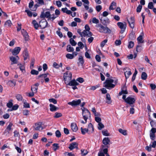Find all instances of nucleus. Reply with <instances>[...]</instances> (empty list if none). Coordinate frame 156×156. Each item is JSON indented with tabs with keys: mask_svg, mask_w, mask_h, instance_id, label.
Instances as JSON below:
<instances>
[{
	"mask_svg": "<svg viewBox=\"0 0 156 156\" xmlns=\"http://www.w3.org/2000/svg\"><path fill=\"white\" fill-rule=\"evenodd\" d=\"M99 28V31L101 33L110 34L111 30L107 26L104 27L101 24H98L97 26Z\"/></svg>",
	"mask_w": 156,
	"mask_h": 156,
	"instance_id": "nucleus-4",
	"label": "nucleus"
},
{
	"mask_svg": "<svg viewBox=\"0 0 156 156\" xmlns=\"http://www.w3.org/2000/svg\"><path fill=\"white\" fill-rule=\"evenodd\" d=\"M81 102L80 100L78 99L76 100H73L72 102H69L68 103V104L73 107L79 105Z\"/></svg>",
	"mask_w": 156,
	"mask_h": 156,
	"instance_id": "nucleus-8",
	"label": "nucleus"
},
{
	"mask_svg": "<svg viewBox=\"0 0 156 156\" xmlns=\"http://www.w3.org/2000/svg\"><path fill=\"white\" fill-rule=\"evenodd\" d=\"M50 110L51 112H54L58 109V108L56 107L55 105L52 104H50Z\"/></svg>",
	"mask_w": 156,
	"mask_h": 156,
	"instance_id": "nucleus-24",
	"label": "nucleus"
},
{
	"mask_svg": "<svg viewBox=\"0 0 156 156\" xmlns=\"http://www.w3.org/2000/svg\"><path fill=\"white\" fill-rule=\"evenodd\" d=\"M116 3L114 2H112L109 7V9L111 10L115 9L116 8Z\"/></svg>",
	"mask_w": 156,
	"mask_h": 156,
	"instance_id": "nucleus-28",
	"label": "nucleus"
},
{
	"mask_svg": "<svg viewBox=\"0 0 156 156\" xmlns=\"http://www.w3.org/2000/svg\"><path fill=\"white\" fill-rule=\"evenodd\" d=\"M69 42L70 44L73 46H75L76 44V43L75 41L72 38H71L69 39Z\"/></svg>",
	"mask_w": 156,
	"mask_h": 156,
	"instance_id": "nucleus-37",
	"label": "nucleus"
},
{
	"mask_svg": "<svg viewBox=\"0 0 156 156\" xmlns=\"http://www.w3.org/2000/svg\"><path fill=\"white\" fill-rule=\"evenodd\" d=\"M81 154L83 156H85L88 153V151L87 150L82 149L81 150Z\"/></svg>",
	"mask_w": 156,
	"mask_h": 156,
	"instance_id": "nucleus-57",
	"label": "nucleus"
},
{
	"mask_svg": "<svg viewBox=\"0 0 156 156\" xmlns=\"http://www.w3.org/2000/svg\"><path fill=\"white\" fill-rule=\"evenodd\" d=\"M58 17V16L57 15L53 14L51 16V17L49 18V19H50V20L53 21L56 18Z\"/></svg>",
	"mask_w": 156,
	"mask_h": 156,
	"instance_id": "nucleus-41",
	"label": "nucleus"
},
{
	"mask_svg": "<svg viewBox=\"0 0 156 156\" xmlns=\"http://www.w3.org/2000/svg\"><path fill=\"white\" fill-rule=\"evenodd\" d=\"M101 23L105 25H107V24H108L110 23V20L108 18L102 17L100 19Z\"/></svg>",
	"mask_w": 156,
	"mask_h": 156,
	"instance_id": "nucleus-15",
	"label": "nucleus"
},
{
	"mask_svg": "<svg viewBox=\"0 0 156 156\" xmlns=\"http://www.w3.org/2000/svg\"><path fill=\"white\" fill-rule=\"evenodd\" d=\"M141 50V46L138 45L136 48V50L137 52H140Z\"/></svg>",
	"mask_w": 156,
	"mask_h": 156,
	"instance_id": "nucleus-64",
	"label": "nucleus"
},
{
	"mask_svg": "<svg viewBox=\"0 0 156 156\" xmlns=\"http://www.w3.org/2000/svg\"><path fill=\"white\" fill-rule=\"evenodd\" d=\"M92 22L93 23L97 24L99 23V20L95 17H94L92 19Z\"/></svg>",
	"mask_w": 156,
	"mask_h": 156,
	"instance_id": "nucleus-53",
	"label": "nucleus"
},
{
	"mask_svg": "<svg viewBox=\"0 0 156 156\" xmlns=\"http://www.w3.org/2000/svg\"><path fill=\"white\" fill-rule=\"evenodd\" d=\"M114 80L111 79H107L104 83L105 87L107 89L110 90L114 88L115 84L112 83L114 82Z\"/></svg>",
	"mask_w": 156,
	"mask_h": 156,
	"instance_id": "nucleus-3",
	"label": "nucleus"
},
{
	"mask_svg": "<svg viewBox=\"0 0 156 156\" xmlns=\"http://www.w3.org/2000/svg\"><path fill=\"white\" fill-rule=\"evenodd\" d=\"M62 116V114L60 113L56 112L54 117L55 118H57Z\"/></svg>",
	"mask_w": 156,
	"mask_h": 156,
	"instance_id": "nucleus-40",
	"label": "nucleus"
},
{
	"mask_svg": "<svg viewBox=\"0 0 156 156\" xmlns=\"http://www.w3.org/2000/svg\"><path fill=\"white\" fill-rule=\"evenodd\" d=\"M72 77V74L71 73H70L68 76H66L64 77V80L66 81L67 80H71Z\"/></svg>",
	"mask_w": 156,
	"mask_h": 156,
	"instance_id": "nucleus-25",
	"label": "nucleus"
},
{
	"mask_svg": "<svg viewBox=\"0 0 156 156\" xmlns=\"http://www.w3.org/2000/svg\"><path fill=\"white\" fill-rule=\"evenodd\" d=\"M142 6L141 5H139L136 8V11L137 12H140L142 9Z\"/></svg>",
	"mask_w": 156,
	"mask_h": 156,
	"instance_id": "nucleus-50",
	"label": "nucleus"
},
{
	"mask_svg": "<svg viewBox=\"0 0 156 156\" xmlns=\"http://www.w3.org/2000/svg\"><path fill=\"white\" fill-rule=\"evenodd\" d=\"M110 142L109 138L108 137H105L103 140L102 143L105 146H107Z\"/></svg>",
	"mask_w": 156,
	"mask_h": 156,
	"instance_id": "nucleus-20",
	"label": "nucleus"
},
{
	"mask_svg": "<svg viewBox=\"0 0 156 156\" xmlns=\"http://www.w3.org/2000/svg\"><path fill=\"white\" fill-rule=\"evenodd\" d=\"M134 45L133 42L130 41L129 42V44L128 45V48H132Z\"/></svg>",
	"mask_w": 156,
	"mask_h": 156,
	"instance_id": "nucleus-45",
	"label": "nucleus"
},
{
	"mask_svg": "<svg viewBox=\"0 0 156 156\" xmlns=\"http://www.w3.org/2000/svg\"><path fill=\"white\" fill-rule=\"evenodd\" d=\"M53 147V149L54 151H55L56 150L59 149V146H58V144L57 143H54L52 145Z\"/></svg>",
	"mask_w": 156,
	"mask_h": 156,
	"instance_id": "nucleus-32",
	"label": "nucleus"
},
{
	"mask_svg": "<svg viewBox=\"0 0 156 156\" xmlns=\"http://www.w3.org/2000/svg\"><path fill=\"white\" fill-rule=\"evenodd\" d=\"M30 73L32 75H37L38 74L39 72L33 69L31 70Z\"/></svg>",
	"mask_w": 156,
	"mask_h": 156,
	"instance_id": "nucleus-43",
	"label": "nucleus"
},
{
	"mask_svg": "<svg viewBox=\"0 0 156 156\" xmlns=\"http://www.w3.org/2000/svg\"><path fill=\"white\" fill-rule=\"evenodd\" d=\"M19 65V68L20 70L22 71V72H23V71H25V67L23 65L21 64H18V65Z\"/></svg>",
	"mask_w": 156,
	"mask_h": 156,
	"instance_id": "nucleus-44",
	"label": "nucleus"
},
{
	"mask_svg": "<svg viewBox=\"0 0 156 156\" xmlns=\"http://www.w3.org/2000/svg\"><path fill=\"white\" fill-rule=\"evenodd\" d=\"M40 17L41 18H47L48 20L49 21L50 20L49 19L51 17V15L49 12H46L44 13V11H43L41 12Z\"/></svg>",
	"mask_w": 156,
	"mask_h": 156,
	"instance_id": "nucleus-7",
	"label": "nucleus"
},
{
	"mask_svg": "<svg viewBox=\"0 0 156 156\" xmlns=\"http://www.w3.org/2000/svg\"><path fill=\"white\" fill-rule=\"evenodd\" d=\"M102 9V7L100 5H98L96 7V10L98 12H100Z\"/></svg>",
	"mask_w": 156,
	"mask_h": 156,
	"instance_id": "nucleus-61",
	"label": "nucleus"
},
{
	"mask_svg": "<svg viewBox=\"0 0 156 156\" xmlns=\"http://www.w3.org/2000/svg\"><path fill=\"white\" fill-rule=\"evenodd\" d=\"M106 103L108 104H110L112 103V101L111 100L110 96L109 94H106Z\"/></svg>",
	"mask_w": 156,
	"mask_h": 156,
	"instance_id": "nucleus-27",
	"label": "nucleus"
},
{
	"mask_svg": "<svg viewBox=\"0 0 156 156\" xmlns=\"http://www.w3.org/2000/svg\"><path fill=\"white\" fill-rule=\"evenodd\" d=\"M16 99L18 101H21L23 99V97L21 94H17L16 96Z\"/></svg>",
	"mask_w": 156,
	"mask_h": 156,
	"instance_id": "nucleus-39",
	"label": "nucleus"
},
{
	"mask_svg": "<svg viewBox=\"0 0 156 156\" xmlns=\"http://www.w3.org/2000/svg\"><path fill=\"white\" fill-rule=\"evenodd\" d=\"M21 50V48L20 47H16L12 51V54L13 55H18Z\"/></svg>",
	"mask_w": 156,
	"mask_h": 156,
	"instance_id": "nucleus-14",
	"label": "nucleus"
},
{
	"mask_svg": "<svg viewBox=\"0 0 156 156\" xmlns=\"http://www.w3.org/2000/svg\"><path fill=\"white\" fill-rule=\"evenodd\" d=\"M141 79L143 80H145L147 78V75L145 72H143L141 74Z\"/></svg>",
	"mask_w": 156,
	"mask_h": 156,
	"instance_id": "nucleus-34",
	"label": "nucleus"
},
{
	"mask_svg": "<svg viewBox=\"0 0 156 156\" xmlns=\"http://www.w3.org/2000/svg\"><path fill=\"white\" fill-rule=\"evenodd\" d=\"M107 41H108L107 39H105L103 41H102L101 43V47L102 48L103 47L105 44L107 42Z\"/></svg>",
	"mask_w": 156,
	"mask_h": 156,
	"instance_id": "nucleus-52",
	"label": "nucleus"
},
{
	"mask_svg": "<svg viewBox=\"0 0 156 156\" xmlns=\"http://www.w3.org/2000/svg\"><path fill=\"white\" fill-rule=\"evenodd\" d=\"M5 24L6 26H7L8 27H9L11 26L12 25V23L10 20H8L5 22Z\"/></svg>",
	"mask_w": 156,
	"mask_h": 156,
	"instance_id": "nucleus-49",
	"label": "nucleus"
},
{
	"mask_svg": "<svg viewBox=\"0 0 156 156\" xmlns=\"http://www.w3.org/2000/svg\"><path fill=\"white\" fill-rule=\"evenodd\" d=\"M82 110V115L83 116V118L85 121L80 120L81 122L83 124L86 123L87 122V120L89 117H90V114L89 111L87 108L83 107L81 108Z\"/></svg>",
	"mask_w": 156,
	"mask_h": 156,
	"instance_id": "nucleus-1",
	"label": "nucleus"
},
{
	"mask_svg": "<svg viewBox=\"0 0 156 156\" xmlns=\"http://www.w3.org/2000/svg\"><path fill=\"white\" fill-rule=\"evenodd\" d=\"M153 7L154 5L153 3L152 2H149L148 5V8L150 9H152L153 8Z\"/></svg>",
	"mask_w": 156,
	"mask_h": 156,
	"instance_id": "nucleus-54",
	"label": "nucleus"
},
{
	"mask_svg": "<svg viewBox=\"0 0 156 156\" xmlns=\"http://www.w3.org/2000/svg\"><path fill=\"white\" fill-rule=\"evenodd\" d=\"M12 125L13 124L11 122H10L9 124L7 127L6 129L4 131V133L5 134L6 133H8V134H9V131L11 130V127L12 126Z\"/></svg>",
	"mask_w": 156,
	"mask_h": 156,
	"instance_id": "nucleus-19",
	"label": "nucleus"
},
{
	"mask_svg": "<svg viewBox=\"0 0 156 156\" xmlns=\"http://www.w3.org/2000/svg\"><path fill=\"white\" fill-rule=\"evenodd\" d=\"M78 144L77 143L74 142L70 144L69 148L71 150H72L75 148L78 149Z\"/></svg>",
	"mask_w": 156,
	"mask_h": 156,
	"instance_id": "nucleus-16",
	"label": "nucleus"
},
{
	"mask_svg": "<svg viewBox=\"0 0 156 156\" xmlns=\"http://www.w3.org/2000/svg\"><path fill=\"white\" fill-rule=\"evenodd\" d=\"M21 32L25 40L26 41H28L29 39L28 33L24 29H23L21 30Z\"/></svg>",
	"mask_w": 156,
	"mask_h": 156,
	"instance_id": "nucleus-13",
	"label": "nucleus"
},
{
	"mask_svg": "<svg viewBox=\"0 0 156 156\" xmlns=\"http://www.w3.org/2000/svg\"><path fill=\"white\" fill-rule=\"evenodd\" d=\"M49 100L50 102H52L53 104H56L57 103V101L54 98H51L49 99Z\"/></svg>",
	"mask_w": 156,
	"mask_h": 156,
	"instance_id": "nucleus-58",
	"label": "nucleus"
},
{
	"mask_svg": "<svg viewBox=\"0 0 156 156\" xmlns=\"http://www.w3.org/2000/svg\"><path fill=\"white\" fill-rule=\"evenodd\" d=\"M131 74L132 73L131 71H126V72H125V75L126 79L128 78L129 77V76L131 75Z\"/></svg>",
	"mask_w": 156,
	"mask_h": 156,
	"instance_id": "nucleus-35",
	"label": "nucleus"
},
{
	"mask_svg": "<svg viewBox=\"0 0 156 156\" xmlns=\"http://www.w3.org/2000/svg\"><path fill=\"white\" fill-rule=\"evenodd\" d=\"M126 89V87L125 86H124L121 89V91L120 92H119V95H121L123 94H128V91L126 89H125V90H124V89Z\"/></svg>",
	"mask_w": 156,
	"mask_h": 156,
	"instance_id": "nucleus-22",
	"label": "nucleus"
},
{
	"mask_svg": "<svg viewBox=\"0 0 156 156\" xmlns=\"http://www.w3.org/2000/svg\"><path fill=\"white\" fill-rule=\"evenodd\" d=\"M68 84L70 86H74V85H78L79 83L76 82L75 80L74 79L70 81Z\"/></svg>",
	"mask_w": 156,
	"mask_h": 156,
	"instance_id": "nucleus-23",
	"label": "nucleus"
},
{
	"mask_svg": "<svg viewBox=\"0 0 156 156\" xmlns=\"http://www.w3.org/2000/svg\"><path fill=\"white\" fill-rule=\"evenodd\" d=\"M95 121L98 123L101 122V118L99 117H96L95 118Z\"/></svg>",
	"mask_w": 156,
	"mask_h": 156,
	"instance_id": "nucleus-62",
	"label": "nucleus"
},
{
	"mask_svg": "<svg viewBox=\"0 0 156 156\" xmlns=\"http://www.w3.org/2000/svg\"><path fill=\"white\" fill-rule=\"evenodd\" d=\"M41 123L39 122L38 123H36L35 124L34 129L36 130L40 131L43 129V127L41 126Z\"/></svg>",
	"mask_w": 156,
	"mask_h": 156,
	"instance_id": "nucleus-11",
	"label": "nucleus"
},
{
	"mask_svg": "<svg viewBox=\"0 0 156 156\" xmlns=\"http://www.w3.org/2000/svg\"><path fill=\"white\" fill-rule=\"evenodd\" d=\"M78 61H79V63L82 65H83L84 64V61L83 57L82 56H79V58H78Z\"/></svg>",
	"mask_w": 156,
	"mask_h": 156,
	"instance_id": "nucleus-31",
	"label": "nucleus"
},
{
	"mask_svg": "<svg viewBox=\"0 0 156 156\" xmlns=\"http://www.w3.org/2000/svg\"><path fill=\"white\" fill-rule=\"evenodd\" d=\"M66 50L69 52H73L74 49L73 47H72L70 45H68L67 47Z\"/></svg>",
	"mask_w": 156,
	"mask_h": 156,
	"instance_id": "nucleus-30",
	"label": "nucleus"
},
{
	"mask_svg": "<svg viewBox=\"0 0 156 156\" xmlns=\"http://www.w3.org/2000/svg\"><path fill=\"white\" fill-rule=\"evenodd\" d=\"M83 2L84 3L83 5L86 10L89 9V2L88 0H82Z\"/></svg>",
	"mask_w": 156,
	"mask_h": 156,
	"instance_id": "nucleus-21",
	"label": "nucleus"
},
{
	"mask_svg": "<svg viewBox=\"0 0 156 156\" xmlns=\"http://www.w3.org/2000/svg\"><path fill=\"white\" fill-rule=\"evenodd\" d=\"M48 73H44L41 74L40 75L38 76V78H40L42 77H43L44 79L46 78L47 76Z\"/></svg>",
	"mask_w": 156,
	"mask_h": 156,
	"instance_id": "nucleus-56",
	"label": "nucleus"
},
{
	"mask_svg": "<svg viewBox=\"0 0 156 156\" xmlns=\"http://www.w3.org/2000/svg\"><path fill=\"white\" fill-rule=\"evenodd\" d=\"M127 21L130 27L132 29L134 28L135 22L134 17H131L130 18V21H129L128 20H127Z\"/></svg>",
	"mask_w": 156,
	"mask_h": 156,
	"instance_id": "nucleus-12",
	"label": "nucleus"
},
{
	"mask_svg": "<svg viewBox=\"0 0 156 156\" xmlns=\"http://www.w3.org/2000/svg\"><path fill=\"white\" fill-rule=\"evenodd\" d=\"M98 128L99 130H101L104 127V125L101 122L98 123Z\"/></svg>",
	"mask_w": 156,
	"mask_h": 156,
	"instance_id": "nucleus-48",
	"label": "nucleus"
},
{
	"mask_svg": "<svg viewBox=\"0 0 156 156\" xmlns=\"http://www.w3.org/2000/svg\"><path fill=\"white\" fill-rule=\"evenodd\" d=\"M16 82H13L12 80H9L8 81L7 84L8 85L10 86H13L14 85V86L15 85Z\"/></svg>",
	"mask_w": 156,
	"mask_h": 156,
	"instance_id": "nucleus-42",
	"label": "nucleus"
},
{
	"mask_svg": "<svg viewBox=\"0 0 156 156\" xmlns=\"http://www.w3.org/2000/svg\"><path fill=\"white\" fill-rule=\"evenodd\" d=\"M83 34V36L84 37L87 36L90 37L91 36L93 35V34L90 31L83 30L82 32Z\"/></svg>",
	"mask_w": 156,
	"mask_h": 156,
	"instance_id": "nucleus-18",
	"label": "nucleus"
},
{
	"mask_svg": "<svg viewBox=\"0 0 156 156\" xmlns=\"http://www.w3.org/2000/svg\"><path fill=\"white\" fill-rule=\"evenodd\" d=\"M97 87H98L97 86H93L90 88L89 87H87V89H89L90 90H95Z\"/></svg>",
	"mask_w": 156,
	"mask_h": 156,
	"instance_id": "nucleus-59",
	"label": "nucleus"
},
{
	"mask_svg": "<svg viewBox=\"0 0 156 156\" xmlns=\"http://www.w3.org/2000/svg\"><path fill=\"white\" fill-rule=\"evenodd\" d=\"M39 85V83H37L32 86L31 88V92L29 93H27V96L29 97H32L34 96V93H37L38 89V87Z\"/></svg>",
	"mask_w": 156,
	"mask_h": 156,
	"instance_id": "nucleus-2",
	"label": "nucleus"
},
{
	"mask_svg": "<svg viewBox=\"0 0 156 156\" xmlns=\"http://www.w3.org/2000/svg\"><path fill=\"white\" fill-rule=\"evenodd\" d=\"M66 57L68 59H72L74 58L73 55L70 54H67L66 55Z\"/></svg>",
	"mask_w": 156,
	"mask_h": 156,
	"instance_id": "nucleus-46",
	"label": "nucleus"
},
{
	"mask_svg": "<svg viewBox=\"0 0 156 156\" xmlns=\"http://www.w3.org/2000/svg\"><path fill=\"white\" fill-rule=\"evenodd\" d=\"M102 133L103 135L105 136H108L109 135V134L108 133V132L107 130L102 131Z\"/></svg>",
	"mask_w": 156,
	"mask_h": 156,
	"instance_id": "nucleus-60",
	"label": "nucleus"
},
{
	"mask_svg": "<svg viewBox=\"0 0 156 156\" xmlns=\"http://www.w3.org/2000/svg\"><path fill=\"white\" fill-rule=\"evenodd\" d=\"M71 129L74 132H76L78 130V127L74 123H72L71 124Z\"/></svg>",
	"mask_w": 156,
	"mask_h": 156,
	"instance_id": "nucleus-26",
	"label": "nucleus"
},
{
	"mask_svg": "<svg viewBox=\"0 0 156 156\" xmlns=\"http://www.w3.org/2000/svg\"><path fill=\"white\" fill-rule=\"evenodd\" d=\"M76 81H78L80 83H82L84 82V79L81 77H79L77 79Z\"/></svg>",
	"mask_w": 156,
	"mask_h": 156,
	"instance_id": "nucleus-63",
	"label": "nucleus"
},
{
	"mask_svg": "<svg viewBox=\"0 0 156 156\" xmlns=\"http://www.w3.org/2000/svg\"><path fill=\"white\" fill-rule=\"evenodd\" d=\"M137 40L138 43H143L144 41H143V37L142 35H140L137 38Z\"/></svg>",
	"mask_w": 156,
	"mask_h": 156,
	"instance_id": "nucleus-36",
	"label": "nucleus"
},
{
	"mask_svg": "<svg viewBox=\"0 0 156 156\" xmlns=\"http://www.w3.org/2000/svg\"><path fill=\"white\" fill-rule=\"evenodd\" d=\"M119 133H122L124 135H127L126 131L125 130H123L122 129H119Z\"/></svg>",
	"mask_w": 156,
	"mask_h": 156,
	"instance_id": "nucleus-38",
	"label": "nucleus"
},
{
	"mask_svg": "<svg viewBox=\"0 0 156 156\" xmlns=\"http://www.w3.org/2000/svg\"><path fill=\"white\" fill-rule=\"evenodd\" d=\"M18 107L19 105H15L12 107V109L10 111L16 110L18 108Z\"/></svg>",
	"mask_w": 156,
	"mask_h": 156,
	"instance_id": "nucleus-55",
	"label": "nucleus"
},
{
	"mask_svg": "<svg viewBox=\"0 0 156 156\" xmlns=\"http://www.w3.org/2000/svg\"><path fill=\"white\" fill-rule=\"evenodd\" d=\"M35 60L34 59H32L31 61L30 66V68L31 69H32L34 67V65Z\"/></svg>",
	"mask_w": 156,
	"mask_h": 156,
	"instance_id": "nucleus-51",
	"label": "nucleus"
},
{
	"mask_svg": "<svg viewBox=\"0 0 156 156\" xmlns=\"http://www.w3.org/2000/svg\"><path fill=\"white\" fill-rule=\"evenodd\" d=\"M135 101L136 100L134 98L129 96L126 98L125 100V102L129 105H132L135 103Z\"/></svg>",
	"mask_w": 156,
	"mask_h": 156,
	"instance_id": "nucleus-9",
	"label": "nucleus"
},
{
	"mask_svg": "<svg viewBox=\"0 0 156 156\" xmlns=\"http://www.w3.org/2000/svg\"><path fill=\"white\" fill-rule=\"evenodd\" d=\"M39 27L41 29H44L46 27H49L50 25H48L46 20H41L39 22Z\"/></svg>",
	"mask_w": 156,
	"mask_h": 156,
	"instance_id": "nucleus-6",
	"label": "nucleus"
},
{
	"mask_svg": "<svg viewBox=\"0 0 156 156\" xmlns=\"http://www.w3.org/2000/svg\"><path fill=\"white\" fill-rule=\"evenodd\" d=\"M117 25L118 27L121 29L120 33L123 34L125 31L126 27V24L124 22V23L122 22H119L117 23Z\"/></svg>",
	"mask_w": 156,
	"mask_h": 156,
	"instance_id": "nucleus-5",
	"label": "nucleus"
},
{
	"mask_svg": "<svg viewBox=\"0 0 156 156\" xmlns=\"http://www.w3.org/2000/svg\"><path fill=\"white\" fill-rule=\"evenodd\" d=\"M80 129L81 133L83 135H84L86 132L87 133L88 132V129H87L81 127Z\"/></svg>",
	"mask_w": 156,
	"mask_h": 156,
	"instance_id": "nucleus-33",
	"label": "nucleus"
},
{
	"mask_svg": "<svg viewBox=\"0 0 156 156\" xmlns=\"http://www.w3.org/2000/svg\"><path fill=\"white\" fill-rule=\"evenodd\" d=\"M56 136L58 138L61 137V134L60 131L59 130H57L55 131V132Z\"/></svg>",
	"mask_w": 156,
	"mask_h": 156,
	"instance_id": "nucleus-47",
	"label": "nucleus"
},
{
	"mask_svg": "<svg viewBox=\"0 0 156 156\" xmlns=\"http://www.w3.org/2000/svg\"><path fill=\"white\" fill-rule=\"evenodd\" d=\"M23 55L24 60H26L29 58V55L27 49L26 48L23 52Z\"/></svg>",
	"mask_w": 156,
	"mask_h": 156,
	"instance_id": "nucleus-17",
	"label": "nucleus"
},
{
	"mask_svg": "<svg viewBox=\"0 0 156 156\" xmlns=\"http://www.w3.org/2000/svg\"><path fill=\"white\" fill-rule=\"evenodd\" d=\"M87 129H88V131H89L90 132H91V133H92L94 131V127L92 124L91 123L89 124L88 128Z\"/></svg>",
	"mask_w": 156,
	"mask_h": 156,
	"instance_id": "nucleus-29",
	"label": "nucleus"
},
{
	"mask_svg": "<svg viewBox=\"0 0 156 156\" xmlns=\"http://www.w3.org/2000/svg\"><path fill=\"white\" fill-rule=\"evenodd\" d=\"M16 58H15L13 56H11L9 57V59L11 61V65H13L14 64H17V60H18L19 58L18 56H16Z\"/></svg>",
	"mask_w": 156,
	"mask_h": 156,
	"instance_id": "nucleus-10",
	"label": "nucleus"
}]
</instances>
